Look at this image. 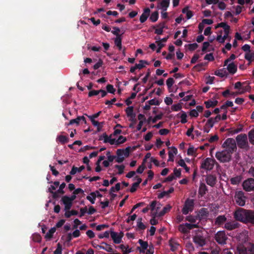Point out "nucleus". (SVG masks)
<instances>
[{
	"label": "nucleus",
	"mask_w": 254,
	"mask_h": 254,
	"mask_svg": "<svg viewBox=\"0 0 254 254\" xmlns=\"http://www.w3.org/2000/svg\"><path fill=\"white\" fill-rule=\"evenodd\" d=\"M182 107L180 104H174L171 107V109L174 111H178L181 110Z\"/></svg>",
	"instance_id": "obj_58"
},
{
	"label": "nucleus",
	"mask_w": 254,
	"mask_h": 254,
	"mask_svg": "<svg viewBox=\"0 0 254 254\" xmlns=\"http://www.w3.org/2000/svg\"><path fill=\"white\" fill-rule=\"evenodd\" d=\"M222 147L226 148L225 150L233 154L237 149L236 141L232 138H228L224 142Z\"/></svg>",
	"instance_id": "obj_3"
},
{
	"label": "nucleus",
	"mask_w": 254,
	"mask_h": 254,
	"mask_svg": "<svg viewBox=\"0 0 254 254\" xmlns=\"http://www.w3.org/2000/svg\"><path fill=\"white\" fill-rule=\"evenodd\" d=\"M142 218H139L137 220V226L139 230H144L146 228L145 225L142 222Z\"/></svg>",
	"instance_id": "obj_43"
},
{
	"label": "nucleus",
	"mask_w": 254,
	"mask_h": 254,
	"mask_svg": "<svg viewBox=\"0 0 254 254\" xmlns=\"http://www.w3.org/2000/svg\"><path fill=\"white\" fill-rule=\"evenodd\" d=\"M232 153L226 150L218 151L216 153L215 157L221 163L229 162L231 161Z\"/></svg>",
	"instance_id": "obj_2"
},
{
	"label": "nucleus",
	"mask_w": 254,
	"mask_h": 254,
	"mask_svg": "<svg viewBox=\"0 0 254 254\" xmlns=\"http://www.w3.org/2000/svg\"><path fill=\"white\" fill-rule=\"evenodd\" d=\"M228 238L224 231H220L217 232L215 235V240L220 245H225L226 244V241Z\"/></svg>",
	"instance_id": "obj_10"
},
{
	"label": "nucleus",
	"mask_w": 254,
	"mask_h": 254,
	"mask_svg": "<svg viewBox=\"0 0 254 254\" xmlns=\"http://www.w3.org/2000/svg\"><path fill=\"white\" fill-rule=\"evenodd\" d=\"M248 210L242 208H238L234 212V217L237 221L244 222Z\"/></svg>",
	"instance_id": "obj_8"
},
{
	"label": "nucleus",
	"mask_w": 254,
	"mask_h": 254,
	"mask_svg": "<svg viewBox=\"0 0 254 254\" xmlns=\"http://www.w3.org/2000/svg\"><path fill=\"white\" fill-rule=\"evenodd\" d=\"M113 29L115 30H112L111 31L112 33L114 35L116 36V37H122V35L119 34V32H120V29L117 27H113Z\"/></svg>",
	"instance_id": "obj_50"
},
{
	"label": "nucleus",
	"mask_w": 254,
	"mask_h": 254,
	"mask_svg": "<svg viewBox=\"0 0 254 254\" xmlns=\"http://www.w3.org/2000/svg\"><path fill=\"white\" fill-rule=\"evenodd\" d=\"M194 243L197 244L199 246L203 247L206 244L205 239L201 235H196L193 238Z\"/></svg>",
	"instance_id": "obj_15"
},
{
	"label": "nucleus",
	"mask_w": 254,
	"mask_h": 254,
	"mask_svg": "<svg viewBox=\"0 0 254 254\" xmlns=\"http://www.w3.org/2000/svg\"><path fill=\"white\" fill-rule=\"evenodd\" d=\"M245 58L248 61L250 64L254 60V52H247L245 54Z\"/></svg>",
	"instance_id": "obj_29"
},
{
	"label": "nucleus",
	"mask_w": 254,
	"mask_h": 254,
	"mask_svg": "<svg viewBox=\"0 0 254 254\" xmlns=\"http://www.w3.org/2000/svg\"><path fill=\"white\" fill-rule=\"evenodd\" d=\"M218 27H222L224 29V31L226 30H230V26L225 22H221L218 23L217 25L215 27V28H217Z\"/></svg>",
	"instance_id": "obj_45"
},
{
	"label": "nucleus",
	"mask_w": 254,
	"mask_h": 254,
	"mask_svg": "<svg viewBox=\"0 0 254 254\" xmlns=\"http://www.w3.org/2000/svg\"><path fill=\"white\" fill-rule=\"evenodd\" d=\"M53 184L54 185H51L48 189L49 192L50 190L53 191L56 190V188L60 185V182L59 181H55Z\"/></svg>",
	"instance_id": "obj_57"
},
{
	"label": "nucleus",
	"mask_w": 254,
	"mask_h": 254,
	"mask_svg": "<svg viewBox=\"0 0 254 254\" xmlns=\"http://www.w3.org/2000/svg\"><path fill=\"white\" fill-rule=\"evenodd\" d=\"M33 240L35 242L39 243L41 241V237L39 234H34L32 236Z\"/></svg>",
	"instance_id": "obj_55"
},
{
	"label": "nucleus",
	"mask_w": 254,
	"mask_h": 254,
	"mask_svg": "<svg viewBox=\"0 0 254 254\" xmlns=\"http://www.w3.org/2000/svg\"><path fill=\"white\" fill-rule=\"evenodd\" d=\"M170 4V0H162L160 6L164 11H166Z\"/></svg>",
	"instance_id": "obj_33"
},
{
	"label": "nucleus",
	"mask_w": 254,
	"mask_h": 254,
	"mask_svg": "<svg viewBox=\"0 0 254 254\" xmlns=\"http://www.w3.org/2000/svg\"><path fill=\"white\" fill-rule=\"evenodd\" d=\"M188 49L190 51H192L197 48L198 45L197 44L194 43L193 44H190L188 45Z\"/></svg>",
	"instance_id": "obj_59"
},
{
	"label": "nucleus",
	"mask_w": 254,
	"mask_h": 254,
	"mask_svg": "<svg viewBox=\"0 0 254 254\" xmlns=\"http://www.w3.org/2000/svg\"><path fill=\"white\" fill-rule=\"evenodd\" d=\"M215 123L213 118H209L207 123H206L205 126H208L210 127H212Z\"/></svg>",
	"instance_id": "obj_60"
},
{
	"label": "nucleus",
	"mask_w": 254,
	"mask_h": 254,
	"mask_svg": "<svg viewBox=\"0 0 254 254\" xmlns=\"http://www.w3.org/2000/svg\"><path fill=\"white\" fill-rule=\"evenodd\" d=\"M246 198L245 193L243 191L239 190L236 191L234 199L237 204L241 206H244L246 203Z\"/></svg>",
	"instance_id": "obj_4"
},
{
	"label": "nucleus",
	"mask_w": 254,
	"mask_h": 254,
	"mask_svg": "<svg viewBox=\"0 0 254 254\" xmlns=\"http://www.w3.org/2000/svg\"><path fill=\"white\" fill-rule=\"evenodd\" d=\"M80 122L79 116H78L76 119L71 120L67 125L69 126L75 124L78 126Z\"/></svg>",
	"instance_id": "obj_54"
},
{
	"label": "nucleus",
	"mask_w": 254,
	"mask_h": 254,
	"mask_svg": "<svg viewBox=\"0 0 254 254\" xmlns=\"http://www.w3.org/2000/svg\"><path fill=\"white\" fill-rule=\"evenodd\" d=\"M240 223L236 221H231L225 223L224 227L226 229L232 231L239 227Z\"/></svg>",
	"instance_id": "obj_13"
},
{
	"label": "nucleus",
	"mask_w": 254,
	"mask_h": 254,
	"mask_svg": "<svg viewBox=\"0 0 254 254\" xmlns=\"http://www.w3.org/2000/svg\"><path fill=\"white\" fill-rule=\"evenodd\" d=\"M66 186L65 183H62L60 187L59 190H57L58 192H59L60 194H64V189L65 188Z\"/></svg>",
	"instance_id": "obj_61"
},
{
	"label": "nucleus",
	"mask_w": 254,
	"mask_h": 254,
	"mask_svg": "<svg viewBox=\"0 0 254 254\" xmlns=\"http://www.w3.org/2000/svg\"><path fill=\"white\" fill-rule=\"evenodd\" d=\"M122 37H116L114 39L115 44L120 51H122Z\"/></svg>",
	"instance_id": "obj_31"
},
{
	"label": "nucleus",
	"mask_w": 254,
	"mask_h": 254,
	"mask_svg": "<svg viewBox=\"0 0 254 254\" xmlns=\"http://www.w3.org/2000/svg\"><path fill=\"white\" fill-rule=\"evenodd\" d=\"M139 62V64H135L137 69H141L142 68L144 67L145 66L144 65L145 64H148V62L144 60H140Z\"/></svg>",
	"instance_id": "obj_39"
},
{
	"label": "nucleus",
	"mask_w": 254,
	"mask_h": 254,
	"mask_svg": "<svg viewBox=\"0 0 254 254\" xmlns=\"http://www.w3.org/2000/svg\"><path fill=\"white\" fill-rule=\"evenodd\" d=\"M187 227L185 224H180L178 227V230L180 232L184 233L187 234L189 233V231L186 229Z\"/></svg>",
	"instance_id": "obj_47"
},
{
	"label": "nucleus",
	"mask_w": 254,
	"mask_h": 254,
	"mask_svg": "<svg viewBox=\"0 0 254 254\" xmlns=\"http://www.w3.org/2000/svg\"><path fill=\"white\" fill-rule=\"evenodd\" d=\"M227 68L230 73L234 74L237 70V66L234 63H232L227 65Z\"/></svg>",
	"instance_id": "obj_22"
},
{
	"label": "nucleus",
	"mask_w": 254,
	"mask_h": 254,
	"mask_svg": "<svg viewBox=\"0 0 254 254\" xmlns=\"http://www.w3.org/2000/svg\"><path fill=\"white\" fill-rule=\"evenodd\" d=\"M65 211L64 216L67 218L70 217L71 215H76L78 214V211L75 210H72L71 211L68 210Z\"/></svg>",
	"instance_id": "obj_36"
},
{
	"label": "nucleus",
	"mask_w": 254,
	"mask_h": 254,
	"mask_svg": "<svg viewBox=\"0 0 254 254\" xmlns=\"http://www.w3.org/2000/svg\"><path fill=\"white\" fill-rule=\"evenodd\" d=\"M205 181L208 185L213 187L216 184V177L214 175L209 174L206 176Z\"/></svg>",
	"instance_id": "obj_16"
},
{
	"label": "nucleus",
	"mask_w": 254,
	"mask_h": 254,
	"mask_svg": "<svg viewBox=\"0 0 254 254\" xmlns=\"http://www.w3.org/2000/svg\"><path fill=\"white\" fill-rule=\"evenodd\" d=\"M227 218L224 215H219L215 220V224L218 226L223 225L226 221Z\"/></svg>",
	"instance_id": "obj_21"
},
{
	"label": "nucleus",
	"mask_w": 254,
	"mask_h": 254,
	"mask_svg": "<svg viewBox=\"0 0 254 254\" xmlns=\"http://www.w3.org/2000/svg\"><path fill=\"white\" fill-rule=\"evenodd\" d=\"M174 191V189L173 187H171L168 191H163L161 193H160L158 197L159 198H162L164 196L169 195L170 193H172Z\"/></svg>",
	"instance_id": "obj_32"
},
{
	"label": "nucleus",
	"mask_w": 254,
	"mask_h": 254,
	"mask_svg": "<svg viewBox=\"0 0 254 254\" xmlns=\"http://www.w3.org/2000/svg\"><path fill=\"white\" fill-rule=\"evenodd\" d=\"M249 137L250 143L254 145V129L249 132Z\"/></svg>",
	"instance_id": "obj_48"
},
{
	"label": "nucleus",
	"mask_w": 254,
	"mask_h": 254,
	"mask_svg": "<svg viewBox=\"0 0 254 254\" xmlns=\"http://www.w3.org/2000/svg\"><path fill=\"white\" fill-rule=\"evenodd\" d=\"M177 116V117H180L181 118V122L182 124H185L187 122V115L185 112L182 111L181 115L180 116V114H178Z\"/></svg>",
	"instance_id": "obj_34"
},
{
	"label": "nucleus",
	"mask_w": 254,
	"mask_h": 254,
	"mask_svg": "<svg viewBox=\"0 0 254 254\" xmlns=\"http://www.w3.org/2000/svg\"><path fill=\"white\" fill-rule=\"evenodd\" d=\"M171 208H172V206L170 204H167L163 208V210L159 212L158 216H163L164 215H165V214L166 213H167L168 211H170V210L171 209Z\"/></svg>",
	"instance_id": "obj_38"
},
{
	"label": "nucleus",
	"mask_w": 254,
	"mask_h": 254,
	"mask_svg": "<svg viewBox=\"0 0 254 254\" xmlns=\"http://www.w3.org/2000/svg\"><path fill=\"white\" fill-rule=\"evenodd\" d=\"M115 167L118 169V174L121 175L124 173V170L125 169V166L124 165H116Z\"/></svg>",
	"instance_id": "obj_53"
},
{
	"label": "nucleus",
	"mask_w": 254,
	"mask_h": 254,
	"mask_svg": "<svg viewBox=\"0 0 254 254\" xmlns=\"http://www.w3.org/2000/svg\"><path fill=\"white\" fill-rule=\"evenodd\" d=\"M126 112L127 117L132 116L135 113H133V107L132 106H129L126 109Z\"/></svg>",
	"instance_id": "obj_46"
},
{
	"label": "nucleus",
	"mask_w": 254,
	"mask_h": 254,
	"mask_svg": "<svg viewBox=\"0 0 254 254\" xmlns=\"http://www.w3.org/2000/svg\"><path fill=\"white\" fill-rule=\"evenodd\" d=\"M204 59L205 60H208L209 61H213L214 60V58L213 57L212 53H209V54H206L205 56Z\"/></svg>",
	"instance_id": "obj_62"
},
{
	"label": "nucleus",
	"mask_w": 254,
	"mask_h": 254,
	"mask_svg": "<svg viewBox=\"0 0 254 254\" xmlns=\"http://www.w3.org/2000/svg\"><path fill=\"white\" fill-rule=\"evenodd\" d=\"M174 82L175 81L173 78L170 77L167 79L166 81V84L169 89L172 87Z\"/></svg>",
	"instance_id": "obj_51"
},
{
	"label": "nucleus",
	"mask_w": 254,
	"mask_h": 254,
	"mask_svg": "<svg viewBox=\"0 0 254 254\" xmlns=\"http://www.w3.org/2000/svg\"><path fill=\"white\" fill-rule=\"evenodd\" d=\"M158 16H159L158 12L157 11H154V12H152V14H151V16L150 17V19L152 22H155L158 20Z\"/></svg>",
	"instance_id": "obj_41"
},
{
	"label": "nucleus",
	"mask_w": 254,
	"mask_h": 254,
	"mask_svg": "<svg viewBox=\"0 0 254 254\" xmlns=\"http://www.w3.org/2000/svg\"><path fill=\"white\" fill-rule=\"evenodd\" d=\"M110 234L114 243L118 244L121 243L123 235L120 236L117 232L114 231H111Z\"/></svg>",
	"instance_id": "obj_17"
},
{
	"label": "nucleus",
	"mask_w": 254,
	"mask_h": 254,
	"mask_svg": "<svg viewBox=\"0 0 254 254\" xmlns=\"http://www.w3.org/2000/svg\"><path fill=\"white\" fill-rule=\"evenodd\" d=\"M216 161L214 159L206 158L201 163L200 168L207 171L211 170L214 166Z\"/></svg>",
	"instance_id": "obj_6"
},
{
	"label": "nucleus",
	"mask_w": 254,
	"mask_h": 254,
	"mask_svg": "<svg viewBox=\"0 0 254 254\" xmlns=\"http://www.w3.org/2000/svg\"><path fill=\"white\" fill-rule=\"evenodd\" d=\"M112 134L108 136L106 133H104L99 136V140H104L105 143H109L111 145L115 144L116 145L124 143L127 141L126 137L122 135H120L117 140L115 138H112Z\"/></svg>",
	"instance_id": "obj_1"
},
{
	"label": "nucleus",
	"mask_w": 254,
	"mask_h": 254,
	"mask_svg": "<svg viewBox=\"0 0 254 254\" xmlns=\"http://www.w3.org/2000/svg\"><path fill=\"white\" fill-rule=\"evenodd\" d=\"M96 197V193L91 192L90 195L87 196L86 199L88 200L92 204H94Z\"/></svg>",
	"instance_id": "obj_40"
},
{
	"label": "nucleus",
	"mask_w": 254,
	"mask_h": 254,
	"mask_svg": "<svg viewBox=\"0 0 254 254\" xmlns=\"http://www.w3.org/2000/svg\"><path fill=\"white\" fill-rule=\"evenodd\" d=\"M194 206V200L193 199L187 198L185 202L183 208L182 210V213L185 214H188L189 212L192 211Z\"/></svg>",
	"instance_id": "obj_5"
},
{
	"label": "nucleus",
	"mask_w": 254,
	"mask_h": 254,
	"mask_svg": "<svg viewBox=\"0 0 254 254\" xmlns=\"http://www.w3.org/2000/svg\"><path fill=\"white\" fill-rule=\"evenodd\" d=\"M248 254H254V243L249 242L247 244Z\"/></svg>",
	"instance_id": "obj_37"
},
{
	"label": "nucleus",
	"mask_w": 254,
	"mask_h": 254,
	"mask_svg": "<svg viewBox=\"0 0 254 254\" xmlns=\"http://www.w3.org/2000/svg\"><path fill=\"white\" fill-rule=\"evenodd\" d=\"M106 89L108 92L112 94H114L116 91V89L112 84H108L106 86Z\"/></svg>",
	"instance_id": "obj_52"
},
{
	"label": "nucleus",
	"mask_w": 254,
	"mask_h": 254,
	"mask_svg": "<svg viewBox=\"0 0 254 254\" xmlns=\"http://www.w3.org/2000/svg\"><path fill=\"white\" fill-rule=\"evenodd\" d=\"M102 244H104L105 246H103V248H102L101 249L104 250L108 252H113V250L110 245L104 242H103Z\"/></svg>",
	"instance_id": "obj_49"
},
{
	"label": "nucleus",
	"mask_w": 254,
	"mask_h": 254,
	"mask_svg": "<svg viewBox=\"0 0 254 254\" xmlns=\"http://www.w3.org/2000/svg\"><path fill=\"white\" fill-rule=\"evenodd\" d=\"M208 191L207 187L203 183L200 184L198 189V194L201 197L203 196Z\"/></svg>",
	"instance_id": "obj_20"
},
{
	"label": "nucleus",
	"mask_w": 254,
	"mask_h": 254,
	"mask_svg": "<svg viewBox=\"0 0 254 254\" xmlns=\"http://www.w3.org/2000/svg\"><path fill=\"white\" fill-rule=\"evenodd\" d=\"M117 248L122 250L123 252V254H128L132 251L131 249H129L128 246L120 245Z\"/></svg>",
	"instance_id": "obj_26"
},
{
	"label": "nucleus",
	"mask_w": 254,
	"mask_h": 254,
	"mask_svg": "<svg viewBox=\"0 0 254 254\" xmlns=\"http://www.w3.org/2000/svg\"><path fill=\"white\" fill-rule=\"evenodd\" d=\"M244 223H250L254 224V211L251 210H248L245 216Z\"/></svg>",
	"instance_id": "obj_12"
},
{
	"label": "nucleus",
	"mask_w": 254,
	"mask_h": 254,
	"mask_svg": "<svg viewBox=\"0 0 254 254\" xmlns=\"http://www.w3.org/2000/svg\"><path fill=\"white\" fill-rule=\"evenodd\" d=\"M150 12V10L149 8L147 7L144 9L143 13L140 16L139 20L141 23H144L147 19L149 13Z\"/></svg>",
	"instance_id": "obj_19"
},
{
	"label": "nucleus",
	"mask_w": 254,
	"mask_h": 254,
	"mask_svg": "<svg viewBox=\"0 0 254 254\" xmlns=\"http://www.w3.org/2000/svg\"><path fill=\"white\" fill-rule=\"evenodd\" d=\"M57 141H59L62 144H64L69 141V138L66 136L61 135L58 136L57 138Z\"/></svg>",
	"instance_id": "obj_30"
},
{
	"label": "nucleus",
	"mask_w": 254,
	"mask_h": 254,
	"mask_svg": "<svg viewBox=\"0 0 254 254\" xmlns=\"http://www.w3.org/2000/svg\"><path fill=\"white\" fill-rule=\"evenodd\" d=\"M138 243L140 244V247H137V249L139 250L140 253H145V251L147 250L148 247L147 242L143 241L142 240L139 239L138 240Z\"/></svg>",
	"instance_id": "obj_18"
},
{
	"label": "nucleus",
	"mask_w": 254,
	"mask_h": 254,
	"mask_svg": "<svg viewBox=\"0 0 254 254\" xmlns=\"http://www.w3.org/2000/svg\"><path fill=\"white\" fill-rule=\"evenodd\" d=\"M182 12L186 14L187 18L189 19L193 16V13L192 11L189 9L188 7H185L182 9Z\"/></svg>",
	"instance_id": "obj_27"
},
{
	"label": "nucleus",
	"mask_w": 254,
	"mask_h": 254,
	"mask_svg": "<svg viewBox=\"0 0 254 254\" xmlns=\"http://www.w3.org/2000/svg\"><path fill=\"white\" fill-rule=\"evenodd\" d=\"M242 180V177L240 176H237L235 177L232 178L230 179L231 184L233 185H236L239 184Z\"/></svg>",
	"instance_id": "obj_28"
},
{
	"label": "nucleus",
	"mask_w": 254,
	"mask_h": 254,
	"mask_svg": "<svg viewBox=\"0 0 254 254\" xmlns=\"http://www.w3.org/2000/svg\"><path fill=\"white\" fill-rule=\"evenodd\" d=\"M179 245L173 241L172 240H170L169 241V246L171 247V250L172 252H175L177 249V247Z\"/></svg>",
	"instance_id": "obj_42"
},
{
	"label": "nucleus",
	"mask_w": 254,
	"mask_h": 254,
	"mask_svg": "<svg viewBox=\"0 0 254 254\" xmlns=\"http://www.w3.org/2000/svg\"><path fill=\"white\" fill-rule=\"evenodd\" d=\"M56 229L55 227H53L51 228L47 232V233L46 234L45 238L47 239H51L53 237V234L56 232Z\"/></svg>",
	"instance_id": "obj_35"
},
{
	"label": "nucleus",
	"mask_w": 254,
	"mask_h": 254,
	"mask_svg": "<svg viewBox=\"0 0 254 254\" xmlns=\"http://www.w3.org/2000/svg\"><path fill=\"white\" fill-rule=\"evenodd\" d=\"M178 164L183 167L186 171L187 172H189V171H190V168L189 167H188L186 165V164L185 163L184 160L183 159H181L179 161H178Z\"/></svg>",
	"instance_id": "obj_44"
},
{
	"label": "nucleus",
	"mask_w": 254,
	"mask_h": 254,
	"mask_svg": "<svg viewBox=\"0 0 254 254\" xmlns=\"http://www.w3.org/2000/svg\"><path fill=\"white\" fill-rule=\"evenodd\" d=\"M196 215L198 220L199 221H206L209 216V211L208 209L206 208H201L198 211Z\"/></svg>",
	"instance_id": "obj_11"
},
{
	"label": "nucleus",
	"mask_w": 254,
	"mask_h": 254,
	"mask_svg": "<svg viewBox=\"0 0 254 254\" xmlns=\"http://www.w3.org/2000/svg\"><path fill=\"white\" fill-rule=\"evenodd\" d=\"M247 249V247H246L243 245H239L237 248V253L238 254H247L248 250Z\"/></svg>",
	"instance_id": "obj_24"
},
{
	"label": "nucleus",
	"mask_w": 254,
	"mask_h": 254,
	"mask_svg": "<svg viewBox=\"0 0 254 254\" xmlns=\"http://www.w3.org/2000/svg\"><path fill=\"white\" fill-rule=\"evenodd\" d=\"M54 254H62V247L61 244H58L56 250L54 252Z\"/></svg>",
	"instance_id": "obj_64"
},
{
	"label": "nucleus",
	"mask_w": 254,
	"mask_h": 254,
	"mask_svg": "<svg viewBox=\"0 0 254 254\" xmlns=\"http://www.w3.org/2000/svg\"><path fill=\"white\" fill-rule=\"evenodd\" d=\"M225 71H224V69H221L216 70L215 72V74L221 77H223L225 75Z\"/></svg>",
	"instance_id": "obj_56"
},
{
	"label": "nucleus",
	"mask_w": 254,
	"mask_h": 254,
	"mask_svg": "<svg viewBox=\"0 0 254 254\" xmlns=\"http://www.w3.org/2000/svg\"><path fill=\"white\" fill-rule=\"evenodd\" d=\"M242 186L246 191H254V179L250 178L245 180Z\"/></svg>",
	"instance_id": "obj_9"
},
{
	"label": "nucleus",
	"mask_w": 254,
	"mask_h": 254,
	"mask_svg": "<svg viewBox=\"0 0 254 254\" xmlns=\"http://www.w3.org/2000/svg\"><path fill=\"white\" fill-rule=\"evenodd\" d=\"M62 201L64 205V210H70L72 205V202L69 199V197L67 195H64L62 197Z\"/></svg>",
	"instance_id": "obj_14"
},
{
	"label": "nucleus",
	"mask_w": 254,
	"mask_h": 254,
	"mask_svg": "<svg viewBox=\"0 0 254 254\" xmlns=\"http://www.w3.org/2000/svg\"><path fill=\"white\" fill-rule=\"evenodd\" d=\"M239 147L245 148L248 146V138L246 134H240L236 138V140Z\"/></svg>",
	"instance_id": "obj_7"
},
{
	"label": "nucleus",
	"mask_w": 254,
	"mask_h": 254,
	"mask_svg": "<svg viewBox=\"0 0 254 254\" xmlns=\"http://www.w3.org/2000/svg\"><path fill=\"white\" fill-rule=\"evenodd\" d=\"M145 254H153L154 252V247L152 245H148Z\"/></svg>",
	"instance_id": "obj_63"
},
{
	"label": "nucleus",
	"mask_w": 254,
	"mask_h": 254,
	"mask_svg": "<svg viewBox=\"0 0 254 254\" xmlns=\"http://www.w3.org/2000/svg\"><path fill=\"white\" fill-rule=\"evenodd\" d=\"M218 103V101L214 100L212 101L211 100H208L204 102V104L205 105V107L206 108L209 109L211 107H214L217 105Z\"/></svg>",
	"instance_id": "obj_23"
},
{
	"label": "nucleus",
	"mask_w": 254,
	"mask_h": 254,
	"mask_svg": "<svg viewBox=\"0 0 254 254\" xmlns=\"http://www.w3.org/2000/svg\"><path fill=\"white\" fill-rule=\"evenodd\" d=\"M162 113L155 116L153 118H152V117H149L147 119V123L149 124L150 122H152L153 123H155L157 120L162 119Z\"/></svg>",
	"instance_id": "obj_25"
}]
</instances>
